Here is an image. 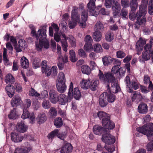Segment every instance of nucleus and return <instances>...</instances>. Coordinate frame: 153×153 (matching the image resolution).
<instances>
[{
	"label": "nucleus",
	"mask_w": 153,
	"mask_h": 153,
	"mask_svg": "<svg viewBox=\"0 0 153 153\" xmlns=\"http://www.w3.org/2000/svg\"><path fill=\"white\" fill-rule=\"evenodd\" d=\"M47 25H41L38 31H36V28L35 26L32 24L29 25V27L31 30L30 35L33 38L35 39V41L36 48L39 52L42 51L43 46V41L47 38Z\"/></svg>",
	"instance_id": "obj_1"
},
{
	"label": "nucleus",
	"mask_w": 153,
	"mask_h": 153,
	"mask_svg": "<svg viewBox=\"0 0 153 153\" xmlns=\"http://www.w3.org/2000/svg\"><path fill=\"white\" fill-rule=\"evenodd\" d=\"M137 8L135 9L131 8V10L129 13V18L131 20L133 21L135 19L136 21L135 23L137 24L140 25L142 24H145L146 22V18L145 16L147 13V11L145 8H143L141 6L139 7V10L137 11L135 14V12Z\"/></svg>",
	"instance_id": "obj_2"
},
{
	"label": "nucleus",
	"mask_w": 153,
	"mask_h": 153,
	"mask_svg": "<svg viewBox=\"0 0 153 153\" xmlns=\"http://www.w3.org/2000/svg\"><path fill=\"white\" fill-rule=\"evenodd\" d=\"M137 132L135 133L136 136L140 137L143 134L147 136L149 140L151 137L152 138L153 134V123H149L144 125L141 127L136 129Z\"/></svg>",
	"instance_id": "obj_3"
},
{
	"label": "nucleus",
	"mask_w": 153,
	"mask_h": 153,
	"mask_svg": "<svg viewBox=\"0 0 153 153\" xmlns=\"http://www.w3.org/2000/svg\"><path fill=\"white\" fill-rule=\"evenodd\" d=\"M71 12V16L72 21H69L68 24L69 27L71 29H73L76 26L77 22L79 21L80 19L79 15L78 14V7L74 6Z\"/></svg>",
	"instance_id": "obj_4"
},
{
	"label": "nucleus",
	"mask_w": 153,
	"mask_h": 153,
	"mask_svg": "<svg viewBox=\"0 0 153 153\" xmlns=\"http://www.w3.org/2000/svg\"><path fill=\"white\" fill-rule=\"evenodd\" d=\"M101 124L108 130H113L115 127L114 123L111 119L110 115L106 113L101 120Z\"/></svg>",
	"instance_id": "obj_5"
},
{
	"label": "nucleus",
	"mask_w": 153,
	"mask_h": 153,
	"mask_svg": "<svg viewBox=\"0 0 153 153\" xmlns=\"http://www.w3.org/2000/svg\"><path fill=\"white\" fill-rule=\"evenodd\" d=\"M63 96H65V94H58L56 91L51 90H50L49 92V98L52 103L55 104L58 102L60 104L59 100H60V98H61Z\"/></svg>",
	"instance_id": "obj_6"
},
{
	"label": "nucleus",
	"mask_w": 153,
	"mask_h": 153,
	"mask_svg": "<svg viewBox=\"0 0 153 153\" xmlns=\"http://www.w3.org/2000/svg\"><path fill=\"white\" fill-rule=\"evenodd\" d=\"M125 81H126V83L127 84L126 86L127 91L130 93H132L133 92V90L132 89V88L135 90H137L139 88V85L140 86V85L139 83L135 81L134 80H132L131 83L132 88H131L130 87V79L128 76H126L125 78Z\"/></svg>",
	"instance_id": "obj_7"
},
{
	"label": "nucleus",
	"mask_w": 153,
	"mask_h": 153,
	"mask_svg": "<svg viewBox=\"0 0 153 153\" xmlns=\"http://www.w3.org/2000/svg\"><path fill=\"white\" fill-rule=\"evenodd\" d=\"M102 141L106 145H111L114 144L116 141L115 137L109 132L102 135Z\"/></svg>",
	"instance_id": "obj_8"
},
{
	"label": "nucleus",
	"mask_w": 153,
	"mask_h": 153,
	"mask_svg": "<svg viewBox=\"0 0 153 153\" xmlns=\"http://www.w3.org/2000/svg\"><path fill=\"white\" fill-rule=\"evenodd\" d=\"M93 131L94 134L100 135H103L105 134H108L110 131L105 127L101 126L100 125H95L93 128Z\"/></svg>",
	"instance_id": "obj_9"
},
{
	"label": "nucleus",
	"mask_w": 153,
	"mask_h": 153,
	"mask_svg": "<svg viewBox=\"0 0 153 153\" xmlns=\"http://www.w3.org/2000/svg\"><path fill=\"white\" fill-rule=\"evenodd\" d=\"M150 58L153 63V51H143L142 53L141 56H140L138 59L140 62L145 63V61L149 60Z\"/></svg>",
	"instance_id": "obj_10"
},
{
	"label": "nucleus",
	"mask_w": 153,
	"mask_h": 153,
	"mask_svg": "<svg viewBox=\"0 0 153 153\" xmlns=\"http://www.w3.org/2000/svg\"><path fill=\"white\" fill-rule=\"evenodd\" d=\"M104 76L105 77L104 79L105 82L108 83H111V87H113V83L116 82L117 81L114 76V74L110 71L105 72Z\"/></svg>",
	"instance_id": "obj_11"
},
{
	"label": "nucleus",
	"mask_w": 153,
	"mask_h": 153,
	"mask_svg": "<svg viewBox=\"0 0 153 153\" xmlns=\"http://www.w3.org/2000/svg\"><path fill=\"white\" fill-rule=\"evenodd\" d=\"M12 97L10 101V103L12 107H17L19 106L21 107V106H23V102L19 94H16Z\"/></svg>",
	"instance_id": "obj_12"
},
{
	"label": "nucleus",
	"mask_w": 153,
	"mask_h": 153,
	"mask_svg": "<svg viewBox=\"0 0 153 153\" xmlns=\"http://www.w3.org/2000/svg\"><path fill=\"white\" fill-rule=\"evenodd\" d=\"M86 43L84 45V49L87 51L93 50V47L91 43L93 40L91 36L89 35H87L85 37Z\"/></svg>",
	"instance_id": "obj_13"
},
{
	"label": "nucleus",
	"mask_w": 153,
	"mask_h": 153,
	"mask_svg": "<svg viewBox=\"0 0 153 153\" xmlns=\"http://www.w3.org/2000/svg\"><path fill=\"white\" fill-rule=\"evenodd\" d=\"M73 92H68V96L65 95V96H62V97L60 98L59 100L60 104L64 105L66 103L70 102L73 99Z\"/></svg>",
	"instance_id": "obj_14"
},
{
	"label": "nucleus",
	"mask_w": 153,
	"mask_h": 153,
	"mask_svg": "<svg viewBox=\"0 0 153 153\" xmlns=\"http://www.w3.org/2000/svg\"><path fill=\"white\" fill-rule=\"evenodd\" d=\"M73 147L70 143L67 142L63 144L60 148L61 153H71Z\"/></svg>",
	"instance_id": "obj_15"
},
{
	"label": "nucleus",
	"mask_w": 153,
	"mask_h": 153,
	"mask_svg": "<svg viewBox=\"0 0 153 153\" xmlns=\"http://www.w3.org/2000/svg\"><path fill=\"white\" fill-rule=\"evenodd\" d=\"M104 148L110 153H112L115 150V147L113 145L112 146H107L105 144L104 146L100 143L97 144V149L98 151H102Z\"/></svg>",
	"instance_id": "obj_16"
},
{
	"label": "nucleus",
	"mask_w": 153,
	"mask_h": 153,
	"mask_svg": "<svg viewBox=\"0 0 153 153\" xmlns=\"http://www.w3.org/2000/svg\"><path fill=\"white\" fill-rule=\"evenodd\" d=\"M146 42L143 40L141 37L140 38L139 40L137 42L135 47L137 54L140 55V54L141 51L143 49V46L146 44Z\"/></svg>",
	"instance_id": "obj_17"
},
{
	"label": "nucleus",
	"mask_w": 153,
	"mask_h": 153,
	"mask_svg": "<svg viewBox=\"0 0 153 153\" xmlns=\"http://www.w3.org/2000/svg\"><path fill=\"white\" fill-rule=\"evenodd\" d=\"M6 93L10 98H12L14 95L15 91V88L11 84H8L5 87Z\"/></svg>",
	"instance_id": "obj_18"
},
{
	"label": "nucleus",
	"mask_w": 153,
	"mask_h": 153,
	"mask_svg": "<svg viewBox=\"0 0 153 153\" xmlns=\"http://www.w3.org/2000/svg\"><path fill=\"white\" fill-rule=\"evenodd\" d=\"M28 126L25 124L22 121L17 123L16 126V128L17 131L22 133H24L27 130Z\"/></svg>",
	"instance_id": "obj_19"
},
{
	"label": "nucleus",
	"mask_w": 153,
	"mask_h": 153,
	"mask_svg": "<svg viewBox=\"0 0 153 153\" xmlns=\"http://www.w3.org/2000/svg\"><path fill=\"white\" fill-rule=\"evenodd\" d=\"M119 66L118 65H115L112 68L111 72L114 74H116L119 73V76L122 77L124 76L123 74H124V71H123V68H124L123 67L120 68Z\"/></svg>",
	"instance_id": "obj_20"
},
{
	"label": "nucleus",
	"mask_w": 153,
	"mask_h": 153,
	"mask_svg": "<svg viewBox=\"0 0 153 153\" xmlns=\"http://www.w3.org/2000/svg\"><path fill=\"white\" fill-rule=\"evenodd\" d=\"M91 81V80H90L89 79H82L80 82L81 88L84 90L88 89L89 88Z\"/></svg>",
	"instance_id": "obj_21"
},
{
	"label": "nucleus",
	"mask_w": 153,
	"mask_h": 153,
	"mask_svg": "<svg viewBox=\"0 0 153 153\" xmlns=\"http://www.w3.org/2000/svg\"><path fill=\"white\" fill-rule=\"evenodd\" d=\"M104 94L102 93L100 95L99 100V103L101 107H105L108 104V101Z\"/></svg>",
	"instance_id": "obj_22"
},
{
	"label": "nucleus",
	"mask_w": 153,
	"mask_h": 153,
	"mask_svg": "<svg viewBox=\"0 0 153 153\" xmlns=\"http://www.w3.org/2000/svg\"><path fill=\"white\" fill-rule=\"evenodd\" d=\"M148 106L144 102H142L138 106V111L140 113L146 114L148 112Z\"/></svg>",
	"instance_id": "obj_23"
},
{
	"label": "nucleus",
	"mask_w": 153,
	"mask_h": 153,
	"mask_svg": "<svg viewBox=\"0 0 153 153\" xmlns=\"http://www.w3.org/2000/svg\"><path fill=\"white\" fill-rule=\"evenodd\" d=\"M56 87L58 92L61 93L65 92L67 89L65 82H62L61 83L57 82Z\"/></svg>",
	"instance_id": "obj_24"
},
{
	"label": "nucleus",
	"mask_w": 153,
	"mask_h": 153,
	"mask_svg": "<svg viewBox=\"0 0 153 153\" xmlns=\"http://www.w3.org/2000/svg\"><path fill=\"white\" fill-rule=\"evenodd\" d=\"M102 94H104L106 97L108 102L111 103L113 102L116 100V96L114 94L110 93H108L107 92H104Z\"/></svg>",
	"instance_id": "obj_25"
},
{
	"label": "nucleus",
	"mask_w": 153,
	"mask_h": 153,
	"mask_svg": "<svg viewBox=\"0 0 153 153\" xmlns=\"http://www.w3.org/2000/svg\"><path fill=\"white\" fill-rule=\"evenodd\" d=\"M11 140L15 143L21 142L24 138L23 136L20 137L18 134L15 132L11 133Z\"/></svg>",
	"instance_id": "obj_26"
},
{
	"label": "nucleus",
	"mask_w": 153,
	"mask_h": 153,
	"mask_svg": "<svg viewBox=\"0 0 153 153\" xmlns=\"http://www.w3.org/2000/svg\"><path fill=\"white\" fill-rule=\"evenodd\" d=\"M73 94L74 98L76 100H79L82 97L81 92L78 87H76L74 89Z\"/></svg>",
	"instance_id": "obj_27"
},
{
	"label": "nucleus",
	"mask_w": 153,
	"mask_h": 153,
	"mask_svg": "<svg viewBox=\"0 0 153 153\" xmlns=\"http://www.w3.org/2000/svg\"><path fill=\"white\" fill-rule=\"evenodd\" d=\"M36 120H38V123L39 125L41 124L45 123L47 120V117L44 113H42L38 115L36 118Z\"/></svg>",
	"instance_id": "obj_28"
},
{
	"label": "nucleus",
	"mask_w": 153,
	"mask_h": 153,
	"mask_svg": "<svg viewBox=\"0 0 153 153\" xmlns=\"http://www.w3.org/2000/svg\"><path fill=\"white\" fill-rule=\"evenodd\" d=\"M113 58L108 56L102 57V60L104 65L105 66H108L112 63L113 61Z\"/></svg>",
	"instance_id": "obj_29"
},
{
	"label": "nucleus",
	"mask_w": 153,
	"mask_h": 153,
	"mask_svg": "<svg viewBox=\"0 0 153 153\" xmlns=\"http://www.w3.org/2000/svg\"><path fill=\"white\" fill-rule=\"evenodd\" d=\"M131 58L132 56L131 55H128L125 58V63H126L125 64V68L128 74L130 73V64L129 62L131 59Z\"/></svg>",
	"instance_id": "obj_30"
},
{
	"label": "nucleus",
	"mask_w": 153,
	"mask_h": 153,
	"mask_svg": "<svg viewBox=\"0 0 153 153\" xmlns=\"http://www.w3.org/2000/svg\"><path fill=\"white\" fill-rule=\"evenodd\" d=\"M92 36L96 41L98 42L101 39V33L98 30H96L93 33Z\"/></svg>",
	"instance_id": "obj_31"
},
{
	"label": "nucleus",
	"mask_w": 153,
	"mask_h": 153,
	"mask_svg": "<svg viewBox=\"0 0 153 153\" xmlns=\"http://www.w3.org/2000/svg\"><path fill=\"white\" fill-rule=\"evenodd\" d=\"M53 123L54 125L56 128H60L63 125L62 119L60 117H57L54 119Z\"/></svg>",
	"instance_id": "obj_32"
},
{
	"label": "nucleus",
	"mask_w": 153,
	"mask_h": 153,
	"mask_svg": "<svg viewBox=\"0 0 153 153\" xmlns=\"http://www.w3.org/2000/svg\"><path fill=\"white\" fill-rule=\"evenodd\" d=\"M81 71L82 74L89 75L91 73L90 68L87 65H84L81 68Z\"/></svg>",
	"instance_id": "obj_33"
},
{
	"label": "nucleus",
	"mask_w": 153,
	"mask_h": 153,
	"mask_svg": "<svg viewBox=\"0 0 153 153\" xmlns=\"http://www.w3.org/2000/svg\"><path fill=\"white\" fill-rule=\"evenodd\" d=\"M91 8H88L89 10V12L90 14L93 16L96 17L99 14V9H98L97 10H95V9L96 8V6L93 7H90Z\"/></svg>",
	"instance_id": "obj_34"
},
{
	"label": "nucleus",
	"mask_w": 153,
	"mask_h": 153,
	"mask_svg": "<svg viewBox=\"0 0 153 153\" xmlns=\"http://www.w3.org/2000/svg\"><path fill=\"white\" fill-rule=\"evenodd\" d=\"M59 131V129H54L48 134L47 136L48 138L49 139H51L52 140L56 136L57 137V136L58 134Z\"/></svg>",
	"instance_id": "obj_35"
},
{
	"label": "nucleus",
	"mask_w": 153,
	"mask_h": 153,
	"mask_svg": "<svg viewBox=\"0 0 153 153\" xmlns=\"http://www.w3.org/2000/svg\"><path fill=\"white\" fill-rule=\"evenodd\" d=\"M6 79H5V82L7 83L8 82L11 83V84L14 83L15 78L11 74H7L5 76Z\"/></svg>",
	"instance_id": "obj_36"
},
{
	"label": "nucleus",
	"mask_w": 153,
	"mask_h": 153,
	"mask_svg": "<svg viewBox=\"0 0 153 153\" xmlns=\"http://www.w3.org/2000/svg\"><path fill=\"white\" fill-rule=\"evenodd\" d=\"M68 134V131L66 129L64 131H62L61 132H58V134L57 136V137L60 139L61 140H63L65 142H66L65 141L64 139L66 138Z\"/></svg>",
	"instance_id": "obj_37"
},
{
	"label": "nucleus",
	"mask_w": 153,
	"mask_h": 153,
	"mask_svg": "<svg viewBox=\"0 0 153 153\" xmlns=\"http://www.w3.org/2000/svg\"><path fill=\"white\" fill-rule=\"evenodd\" d=\"M70 55V59L71 61L72 62H76L78 59L76 58V53L74 51L71 50L69 52Z\"/></svg>",
	"instance_id": "obj_38"
},
{
	"label": "nucleus",
	"mask_w": 153,
	"mask_h": 153,
	"mask_svg": "<svg viewBox=\"0 0 153 153\" xmlns=\"http://www.w3.org/2000/svg\"><path fill=\"white\" fill-rule=\"evenodd\" d=\"M23 109V114L21 116V118L25 120L27 118H29L31 115V113L27 108Z\"/></svg>",
	"instance_id": "obj_39"
},
{
	"label": "nucleus",
	"mask_w": 153,
	"mask_h": 153,
	"mask_svg": "<svg viewBox=\"0 0 153 153\" xmlns=\"http://www.w3.org/2000/svg\"><path fill=\"white\" fill-rule=\"evenodd\" d=\"M93 50L94 52L96 53H99L103 52V49L101 45L99 43L95 44L94 45V48H93Z\"/></svg>",
	"instance_id": "obj_40"
},
{
	"label": "nucleus",
	"mask_w": 153,
	"mask_h": 153,
	"mask_svg": "<svg viewBox=\"0 0 153 153\" xmlns=\"http://www.w3.org/2000/svg\"><path fill=\"white\" fill-rule=\"evenodd\" d=\"M16 108H14L13 110H11L10 113L8 115V117L10 119H15L17 117L16 110Z\"/></svg>",
	"instance_id": "obj_41"
},
{
	"label": "nucleus",
	"mask_w": 153,
	"mask_h": 153,
	"mask_svg": "<svg viewBox=\"0 0 153 153\" xmlns=\"http://www.w3.org/2000/svg\"><path fill=\"white\" fill-rule=\"evenodd\" d=\"M106 112L103 111H99L96 114H94L93 116L94 118L99 117L100 120H102Z\"/></svg>",
	"instance_id": "obj_42"
},
{
	"label": "nucleus",
	"mask_w": 153,
	"mask_h": 153,
	"mask_svg": "<svg viewBox=\"0 0 153 153\" xmlns=\"http://www.w3.org/2000/svg\"><path fill=\"white\" fill-rule=\"evenodd\" d=\"M41 69L42 73L43 74L45 73L47 76L48 77L51 74L52 72L51 69H48V67L46 68V67H44L43 66H42Z\"/></svg>",
	"instance_id": "obj_43"
},
{
	"label": "nucleus",
	"mask_w": 153,
	"mask_h": 153,
	"mask_svg": "<svg viewBox=\"0 0 153 153\" xmlns=\"http://www.w3.org/2000/svg\"><path fill=\"white\" fill-rule=\"evenodd\" d=\"M98 83V81L97 80H95L94 81H92L91 85L89 86V88H90L92 91H94L97 90V87Z\"/></svg>",
	"instance_id": "obj_44"
},
{
	"label": "nucleus",
	"mask_w": 153,
	"mask_h": 153,
	"mask_svg": "<svg viewBox=\"0 0 153 153\" xmlns=\"http://www.w3.org/2000/svg\"><path fill=\"white\" fill-rule=\"evenodd\" d=\"M58 76L59 79H57L56 81L58 83H62V82H65L66 79L65 77L64 74L62 72L59 73Z\"/></svg>",
	"instance_id": "obj_45"
},
{
	"label": "nucleus",
	"mask_w": 153,
	"mask_h": 153,
	"mask_svg": "<svg viewBox=\"0 0 153 153\" xmlns=\"http://www.w3.org/2000/svg\"><path fill=\"white\" fill-rule=\"evenodd\" d=\"M149 140L151 141L147 144L146 149L148 151L151 152L153 150V135L152 138L151 137Z\"/></svg>",
	"instance_id": "obj_46"
},
{
	"label": "nucleus",
	"mask_w": 153,
	"mask_h": 153,
	"mask_svg": "<svg viewBox=\"0 0 153 153\" xmlns=\"http://www.w3.org/2000/svg\"><path fill=\"white\" fill-rule=\"evenodd\" d=\"M31 101L30 99H26L25 101V104L22 106H21V108H27L28 109L31 105Z\"/></svg>",
	"instance_id": "obj_47"
},
{
	"label": "nucleus",
	"mask_w": 153,
	"mask_h": 153,
	"mask_svg": "<svg viewBox=\"0 0 153 153\" xmlns=\"http://www.w3.org/2000/svg\"><path fill=\"white\" fill-rule=\"evenodd\" d=\"M148 11L149 13L153 15V0H150L148 4Z\"/></svg>",
	"instance_id": "obj_48"
},
{
	"label": "nucleus",
	"mask_w": 153,
	"mask_h": 153,
	"mask_svg": "<svg viewBox=\"0 0 153 153\" xmlns=\"http://www.w3.org/2000/svg\"><path fill=\"white\" fill-rule=\"evenodd\" d=\"M112 9L120 10L121 7L120 4L117 1H116L115 0H114Z\"/></svg>",
	"instance_id": "obj_49"
},
{
	"label": "nucleus",
	"mask_w": 153,
	"mask_h": 153,
	"mask_svg": "<svg viewBox=\"0 0 153 153\" xmlns=\"http://www.w3.org/2000/svg\"><path fill=\"white\" fill-rule=\"evenodd\" d=\"M18 46L17 45H16L13 46L14 49L16 51V52L17 53H19L22 51V49L20 48H23V45L21 43H18Z\"/></svg>",
	"instance_id": "obj_50"
},
{
	"label": "nucleus",
	"mask_w": 153,
	"mask_h": 153,
	"mask_svg": "<svg viewBox=\"0 0 153 153\" xmlns=\"http://www.w3.org/2000/svg\"><path fill=\"white\" fill-rule=\"evenodd\" d=\"M32 106L34 110H37L40 107V103L38 101H33L32 102Z\"/></svg>",
	"instance_id": "obj_51"
},
{
	"label": "nucleus",
	"mask_w": 153,
	"mask_h": 153,
	"mask_svg": "<svg viewBox=\"0 0 153 153\" xmlns=\"http://www.w3.org/2000/svg\"><path fill=\"white\" fill-rule=\"evenodd\" d=\"M78 53L79 55L83 58H84L87 57L86 53L82 48H80L78 50Z\"/></svg>",
	"instance_id": "obj_52"
},
{
	"label": "nucleus",
	"mask_w": 153,
	"mask_h": 153,
	"mask_svg": "<svg viewBox=\"0 0 153 153\" xmlns=\"http://www.w3.org/2000/svg\"><path fill=\"white\" fill-rule=\"evenodd\" d=\"M43 45L44 48L47 49L49 48L50 46V43L49 41L47 40V36L46 39H44L43 41Z\"/></svg>",
	"instance_id": "obj_53"
},
{
	"label": "nucleus",
	"mask_w": 153,
	"mask_h": 153,
	"mask_svg": "<svg viewBox=\"0 0 153 153\" xmlns=\"http://www.w3.org/2000/svg\"><path fill=\"white\" fill-rule=\"evenodd\" d=\"M32 66L33 68L36 69L40 67V63L36 60L35 59H33L32 62Z\"/></svg>",
	"instance_id": "obj_54"
},
{
	"label": "nucleus",
	"mask_w": 153,
	"mask_h": 153,
	"mask_svg": "<svg viewBox=\"0 0 153 153\" xmlns=\"http://www.w3.org/2000/svg\"><path fill=\"white\" fill-rule=\"evenodd\" d=\"M60 42L63 50L65 52H67L68 50L67 47H68L67 42L61 41Z\"/></svg>",
	"instance_id": "obj_55"
},
{
	"label": "nucleus",
	"mask_w": 153,
	"mask_h": 153,
	"mask_svg": "<svg viewBox=\"0 0 153 153\" xmlns=\"http://www.w3.org/2000/svg\"><path fill=\"white\" fill-rule=\"evenodd\" d=\"M96 0H89V2L87 4V7L88 8H91L90 7H95V2Z\"/></svg>",
	"instance_id": "obj_56"
},
{
	"label": "nucleus",
	"mask_w": 153,
	"mask_h": 153,
	"mask_svg": "<svg viewBox=\"0 0 153 153\" xmlns=\"http://www.w3.org/2000/svg\"><path fill=\"white\" fill-rule=\"evenodd\" d=\"M27 148H17L15 150L14 153H24L27 152Z\"/></svg>",
	"instance_id": "obj_57"
},
{
	"label": "nucleus",
	"mask_w": 153,
	"mask_h": 153,
	"mask_svg": "<svg viewBox=\"0 0 153 153\" xmlns=\"http://www.w3.org/2000/svg\"><path fill=\"white\" fill-rule=\"evenodd\" d=\"M15 86L16 87L15 90L18 93H20L22 91V88L19 83H15Z\"/></svg>",
	"instance_id": "obj_58"
},
{
	"label": "nucleus",
	"mask_w": 153,
	"mask_h": 153,
	"mask_svg": "<svg viewBox=\"0 0 153 153\" xmlns=\"http://www.w3.org/2000/svg\"><path fill=\"white\" fill-rule=\"evenodd\" d=\"M54 39L57 42H59L61 40V36L59 32H55L54 35Z\"/></svg>",
	"instance_id": "obj_59"
},
{
	"label": "nucleus",
	"mask_w": 153,
	"mask_h": 153,
	"mask_svg": "<svg viewBox=\"0 0 153 153\" xmlns=\"http://www.w3.org/2000/svg\"><path fill=\"white\" fill-rule=\"evenodd\" d=\"M29 117H30L28 119H30V123L32 124H34L36 119L33 113H31V115Z\"/></svg>",
	"instance_id": "obj_60"
},
{
	"label": "nucleus",
	"mask_w": 153,
	"mask_h": 153,
	"mask_svg": "<svg viewBox=\"0 0 153 153\" xmlns=\"http://www.w3.org/2000/svg\"><path fill=\"white\" fill-rule=\"evenodd\" d=\"M49 103V102L48 101H44L42 103L43 107L45 109L49 108L51 106Z\"/></svg>",
	"instance_id": "obj_61"
},
{
	"label": "nucleus",
	"mask_w": 153,
	"mask_h": 153,
	"mask_svg": "<svg viewBox=\"0 0 153 153\" xmlns=\"http://www.w3.org/2000/svg\"><path fill=\"white\" fill-rule=\"evenodd\" d=\"M113 87L114 86L115 88V92L114 93L115 94L117 93L121 90L120 86L118 84L117 81L116 82L113 83Z\"/></svg>",
	"instance_id": "obj_62"
},
{
	"label": "nucleus",
	"mask_w": 153,
	"mask_h": 153,
	"mask_svg": "<svg viewBox=\"0 0 153 153\" xmlns=\"http://www.w3.org/2000/svg\"><path fill=\"white\" fill-rule=\"evenodd\" d=\"M50 111L51 113V116L55 117L57 115V111L54 107H52L50 109Z\"/></svg>",
	"instance_id": "obj_63"
},
{
	"label": "nucleus",
	"mask_w": 153,
	"mask_h": 153,
	"mask_svg": "<svg viewBox=\"0 0 153 153\" xmlns=\"http://www.w3.org/2000/svg\"><path fill=\"white\" fill-rule=\"evenodd\" d=\"M10 42L13 43V46L16 45H17V41L16 38L13 36H11L10 39Z\"/></svg>",
	"instance_id": "obj_64"
}]
</instances>
